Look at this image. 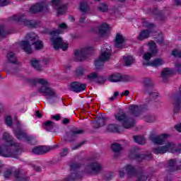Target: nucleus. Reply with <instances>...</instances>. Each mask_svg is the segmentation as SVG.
Returning <instances> with one entry per match:
<instances>
[{"mask_svg": "<svg viewBox=\"0 0 181 181\" xmlns=\"http://www.w3.org/2000/svg\"><path fill=\"white\" fill-rule=\"evenodd\" d=\"M146 93L149 94L150 97H152V98H156V97H159V93L153 90V88Z\"/></svg>", "mask_w": 181, "mask_h": 181, "instance_id": "obj_44", "label": "nucleus"}, {"mask_svg": "<svg viewBox=\"0 0 181 181\" xmlns=\"http://www.w3.org/2000/svg\"><path fill=\"white\" fill-rule=\"evenodd\" d=\"M175 129H176V131H177V132H181V123L175 125Z\"/></svg>", "mask_w": 181, "mask_h": 181, "instance_id": "obj_58", "label": "nucleus"}, {"mask_svg": "<svg viewBox=\"0 0 181 181\" xmlns=\"http://www.w3.org/2000/svg\"><path fill=\"white\" fill-rule=\"evenodd\" d=\"M67 153H69V148H64L60 153V155L61 156H67Z\"/></svg>", "mask_w": 181, "mask_h": 181, "instance_id": "obj_53", "label": "nucleus"}, {"mask_svg": "<svg viewBox=\"0 0 181 181\" xmlns=\"http://www.w3.org/2000/svg\"><path fill=\"white\" fill-rule=\"evenodd\" d=\"M168 166L169 168H171L172 170H175V169H176V160H170L168 161Z\"/></svg>", "mask_w": 181, "mask_h": 181, "instance_id": "obj_46", "label": "nucleus"}, {"mask_svg": "<svg viewBox=\"0 0 181 181\" xmlns=\"http://www.w3.org/2000/svg\"><path fill=\"white\" fill-rule=\"evenodd\" d=\"M149 45V52H146L144 55H143V59H144V62H143V66H145V63H151V58L153 57V56H155V54H156L158 53V49H156V43H155V42H151L150 43H148Z\"/></svg>", "mask_w": 181, "mask_h": 181, "instance_id": "obj_10", "label": "nucleus"}, {"mask_svg": "<svg viewBox=\"0 0 181 181\" xmlns=\"http://www.w3.org/2000/svg\"><path fill=\"white\" fill-rule=\"evenodd\" d=\"M84 141H82L81 143L78 144L76 146L72 147V151H76V149H78V148H81L83 145H84Z\"/></svg>", "mask_w": 181, "mask_h": 181, "instance_id": "obj_55", "label": "nucleus"}, {"mask_svg": "<svg viewBox=\"0 0 181 181\" xmlns=\"http://www.w3.org/2000/svg\"><path fill=\"white\" fill-rule=\"evenodd\" d=\"M121 95L122 96V95H129V90H124L122 94H121Z\"/></svg>", "mask_w": 181, "mask_h": 181, "instance_id": "obj_62", "label": "nucleus"}, {"mask_svg": "<svg viewBox=\"0 0 181 181\" xmlns=\"http://www.w3.org/2000/svg\"><path fill=\"white\" fill-rule=\"evenodd\" d=\"M129 158H131V159H136V160H138V162H141L142 159H146L147 160H151V159H152V155L151 154H149L148 156L141 155V153H139V149L136 148H133L132 150H130Z\"/></svg>", "mask_w": 181, "mask_h": 181, "instance_id": "obj_12", "label": "nucleus"}, {"mask_svg": "<svg viewBox=\"0 0 181 181\" xmlns=\"http://www.w3.org/2000/svg\"><path fill=\"white\" fill-rule=\"evenodd\" d=\"M98 78H101V77L95 72L90 73L87 76V79L89 81H95V80H98Z\"/></svg>", "mask_w": 181, "mask_h": 181, "instance_id": "obj_35", "label": "nucleus"}, {"mask_svg": "<svg viewBox=\"0 0 181 181\" xmlns=\"http://www.w3.org/2000/svg\"><path fill=\"white\" fill-rule=\"evenodd\" d=\"M103 169V166L98 162H93L90 163L88 165H87L86 168L84 170L85 173H99L101 172Z\"/></svg>", "mask_w": 181, "mask_h": 181, "instance_id": "obj_13", "label": "nucleus"}, {"mask_svg": "<svg viewBox=\"0 0 181 181\" xmlns=\"http://www.w3.org/2000/svg\"><path fill=\"white\" fill-rule=\"evenodd\" d=\"M25 15L21 14L15 15L12 17H10V21H13L14 22H22L25 26H28L29 28H37L39 26V22L33 20H26L24 18Z\"/></svg>", "mask_w": 181, "mask_h": 181, "instance_id": "obj_9", "label": "nucleus"}, {"mask_svg": "<svg viewBox=\"0 0 181 181\" xmlns=\"http://www.w3.org/2000/svg\"><path fill=\"white\" fill-rule=\"evenodd\" d=\"M22 137L18 136L19 141H26L28 144H32L35 140L33 136H28L26 134L21 133Z\"/></svg>", "mask_w": 181, "mask_h": 181, "instance_id": "obj_30", "label": "nucleus"}, {"mask_svg": "<svg viewBox=\"0 0 181 181\" xmlns=\"http://www.w3.org/2000/svg\"><path fill=\"white\" fill-rule=\"evenodd\" d=\"M98 9L100 12H107L108 11V6L104 3H101L98 6Z\"/></svg>", "mask_w": 181, "mask_h": 181, "instance_id": "obj_42", "label": "nucleus"}, {"mask_svg": "<svg viewBox=\"0 0 181 181\" xmlns=\"http://www.w3.org/2000/svg\"><path fill=\"white\" fill-rule=\"evenodd\" d=\"M147 179H148V178H147L145 175H141L139 177L137 181H145V180H146Z\"/></svg>", "mask_w": 181, "mask_h": 181, "instance_id": "obj_57", "label": "nucleus"}, {"mask_svg": "<svg viewBox=\"0 0 181 181\" xmlns=\"http://www.w3.org/2000/svg\"><path fill=\"white\" fill-rule=\"evenodd\" d=\"M144 121L146 122H155L156 121V117L152 115H146L144 117Z\"/></svg>", "mask_w": 181, "mask_h": 181, "instance_id": "obj_41", "label": "nucleus"}, {"mask_svg": "<svg viewBox=\"0 0 181 181\" xmlns=\"http://www.w3.org/2000/svg\"><path fill=\"white\" fill-rule=\"evenodd\" d=\"M156 41L157 42V43H159L160 45V43L163 42V38H162V35H160V39H157Z\"/></svg>", "mask_w": 181, "mask_h": 181, "instance_id": "obj_64", "label": "nucleus"}, {"mask_svg": "<svg viewBox=\"0 0 181 181\" xmlns=\"http://www.w3.org/2000/svg\"><path fill=\"white\" fill-rule=\"evenodd\" d=\"M14 176L18 181H29V177H27L26 179H25L21 177V173H19V171H16L14 173Z\"/></svg>", "mask_w": 181, "mask_h": 181, "instance_id": "obj_43", "label": "nucleus"}, {"mask_svg": "<svg viewBox=\"0 0 181 181\" xmlns=\"http://www.w3.org/2000/svg\"><path fill=\"white\" fill-rule=\"evenodd\" d=\"M119 129V126L118 124H109L107 126V131L110 132H118V130Z\"/></svg>", "mask_w": 181, "mask_h": 181, "instance_id": "obj_38", "label": "nucleus"}, {"mask_svg": "<svg viewBox=\"0 0 181 181\" xmlns=\"http://www.w3.org/2000/svg\"><path fill=\"white\" fill-rule=\"evenodd\" d=\"M175 67L177 71H181V64H176Z\"/></svg>", "mask_w": 181, "mask_h": 181, "instance_id": "obj_61", "label": "nucleus"}, {"mask_svg": "<svg viewBox=\"0 0 181 181\" xmlns=\"http://www.w3.org/2000/svg\"><path fill=\"white\" fill-rule=\"evenodd\" d=\"M43 127L46 131H48V132H53V129H54L56 124L52 121H47L43 124Z\"/></svg>", "mask_w": 181, "mask_h": 181, "instance_id": "obj_27", "label": "nucleus"}, {"mask_svg": "<svg viewBox=\"0 0 181 181\" xmlns=\"http://www.w3.org/2000/svg\"><path fill=\"white\" fill-rule=\"evenodd\" d=\"M76 76L80 77V76H83L84 74V68L80 66L76 70Z\"/></svg>", "mask_w": 181, "mask_h": 181, "instance_id": "obj_45", "label": "nucleus"}, {"mask_svg": "<svg viewBox=\"0 0 181 181\" xmlns=\"http://www.w3.org/2000/svg\"><path fill=\"white\" fill-rule=\"evenodd\" d=\"M25 39L26 40L21 42V46L25 53L30 54V53H32V46L29 42L33 45V42H37L39 40V36H37L35 33H30L27 34Z\"/></svg>", "mask_w": 181, "mask_h": 181, "instance_id": "obj_7", "label": "nucleus"}, {"mask_svg": "<svg viewBox=\"0 0 181 181\" xmlns=\"http://www.w3.org/2000/svg\"><path fill=\"white\" fill-rule=\"evenodd\" d=\"M94 50V47L90 45L81 48L80 49H76L74 51L75 59L77 62H84L88 57V54Z\"/></svg>", "mask_w": 181, "mask_h": 181, "instance_id": "obj_8", "label": "nucleus"}, {"mask_svg": "<svg viewBox=\"0 0 181 181\" xmlns=\"http://www.w3.org/2000/svg\"><path fill=\"white\" fill-rule=\"evenodd\" d=\"M105 121H107V118L100 116L98 117L96 122H94L95 128H101V127H104V125H105Z\"/></svg>", "mask_w": 181, "mask_h": 181, "instance_id": "obj_26", "label": "nucleus"}, {"mask_svg": "<svg viewBox=\"0 0 181 181\" xmlns=\"http://www.w3.org/2000/svg\"><path fill=\"white\" fill-rule=\"evenodd\" d=\"M52 5L56 8L58 16L63 15L67 10V6L62 4V0H52Z\"/></svg>", "mask_w": 181, "mask_h": 181, "instance_id": "obj_16", "label": "nucleus"}, {"mask_svg": "<svg viewBox=\"0 0 181 181\" xmlns=\"http://www.w3.org/2000/svg\"><path fill=\"white\" fill-rule=\"evenodd\" d=\"M30 82L34 86H39L37 88L38 93L43 94L46 99L49 101L50 104H53L54 100L57 98L56 91L52 88L49 87V81L43 78L30 79Z\"/></svg>", "mask_w": 181, "mask_h": 181, "instance_id": "obj_4", "label": "nucleus"}, {"mask_svg": "<svg viewBox=\"0 0 181 181\" xmlns=\"http://www.w3.org/2000/svg\"><path fill=\"white\" fill-rule=\"evenodd\" d=\"M165 62L162 59H156L151 62H144V66H151L152 67H159L164 64Z\"/></svg>", "mask_w": 181, "mask_h": 181, "instance_id": "obj_24", "label": "nucleus"}, {"mask_svg": "<svg viewBox=\"0 0 181 181\" xmlns=\"http://www.w3.org/2000/svg\"><path fill=\"white\" fill-rule=\"evenodd\" d=\"M114 117L115 120L126 129H129V128H132L135 125L134 118L127 115V113L122 109H119L118 112L115 113Z\"/></svg>", "mask_w": 181, "mask_h": 181, "instance_id": "obj_5", "label": "nucleus"}, {"mask_svg": "<svg viewBox=\"0 0 181 181\" xmlns=\"http://www.w3.org/2000/svg\"><path fill=\"white\" fill-rule=\"evenodd\" d=\"M143 26H145L146 28H153L154 25L153 23H148V21H144L143 23Z\"/></svg>", "mask_w": 181, "mask_h": 181, "instance_id": "obj_54", "label": "nucleus"}, {"mask_svg": "<svg viewBox=\"0 0 181 181\" xmlns=\"http://www.w3.org/2000/svg\"><path fill=\"white\" fill-rule=\"evenodd\" d=\"M7 60L8 63H11L12 64H16L18 62V59L16 58V55L13 52H8L6 55Z\"/></svg>", "mask_w": 181, "mask_h": 181, "instance_id": "obj_28", "label": "nucleus"}, {"mask_svg": "<svg viewBox=\"0 0 181 181\" xmlns=\"http://www.w3.org/2000/svg\"><path fill=\"white\" fill-rule=\"evenodd\" d=\"M80 23H88V22L86 21V16L82 15L80 20H79Z\"/></svg>", "mask_w": 181, "mask_h": 181, "instance_id": "obj_56", "label": "nucleus"}, {"mask_svg": "<svg viewBox=\"0 0 181 181\" xmlns=\"http://www.w3.org/2000/svg\"><path fill=\"white\" fill-rule=\"evenodd\" d=\"M3 139L8 145L0 146V156L16 158L22 153V146L8 132L3 134Z\"/></svg>", "mask_w": 181, "mask_h": 181, "instance_id": "obj_1", "label": "nucleus"}, {"mask_svg": "<svg viewBox=\"0 0 181 181\" xmlns=\"http://www.w3.org/2000/svg\"><path fill=\"white\" fill-rule=\"evenodd\" d=\"M48 7L49 6L46 2L37 3L30 7V12H31V13H37V12H41V11L47 10Z\"/></svg>", "mask_w": 181, "mask_h": 181, "instance_id": "obj_18", "label": "nucleus"}, {"mask_svg": "<svg viewBox=\"0 0 181 181\" xmlns=\"http://www.w3.org/2000/svg\"><path fill=\"white\" fill-rule=\"evenodd\" d=\"M31 66L37 70V71H42V65H40V62L36 59H33L31 61Z\"/></svg>", "mask_w": 181, "mask_h": 181, "instance_id": "obj_33", "label": "nucleus"}, {"mask_svg": "<svg viewBox=\"0 0 181 181\" xmlns=\"http://www.w3.org/2000/svg\"><path fill=\"white\" fill-rule=\"evenodd\" d=\"M50 151V147L46 146H35L33 148V153L35 155H45V153H47Z\"/></svg>", "mask_w": 181, "mask_h": 181, "instance_id": "obj_20", "label": "nucleus"}, {"mask_svg": "<svg viewBox=\"0 0 181 181\" xmlns=\"http://www.w3.org/2000/svg\"><path fill=\"white\" fill-rule=\"evenodd\" d=\"M119 95V93L118 92H115L114 95L109 98L110 101H115L117 100V97Z\"/></svg>", "mask_w": 181, "mask_h": 181, "instance_id": "obj_50", "label": "nucleus"}, {"mask_svg": "<svg viewBox=\"0 0 181 181\" xmlns=\"http://www.w3.org/2000/svg\"><path fill=\"white\" fill-rule=\"evenodd\" d=\"M100 36H105L108 32V24L103 23L99 27L98 30Z\"/></svg>", "mask_w": 181, "mask_h": 181, "instance_id": "obj_32", "label": "nucleus"}, {"mask_svg": "<svg viewBox=\"0 0 181 181\" xmlns=\"http://www.w3.org/2000/svg\"><path fill=\"white\" fill-rule=\"evenodd\" d=\"M172 55L175 56V57H180L181 59V52L177 49H175L172 52Z\"/></svg>", "mask_w": 181, "mask_h": 181, "instance_id": "obj_47", "label": "nucleus"}, {"mask_svg": "<svg viewBox=\"0 0 181 181\" xmlns=\"http://www.w3.org/2000/svg\"><path fill=\"white\" fill-rule=\"evenodd\" d=\"M69 122H70V119L69 118H64L62 121V124H64V125H67Z\"/></svg>", "mask_w": 181, "mask_h": 181, "instance_id": "obj_59", "label": "nucleus"}, {"mask_svg": "<svg viewBox=\"0 0 181 181\" xmlns=\"http://www.w3.org/2000/svg\"><path fill=\"white\" fill-rule=\"evenodd\" d=\"M14 134H15L16 138H18V139H19L18 136L22 137L21 134H26V133H25V132H23L22 130H16V131H14Z\"/></svg>", "mask_w": 181, "mask_h": 181, "instance_id": "obj_49", "label": "nucleus"}, {"mask_svg": "<svg viewBox=\"0 0 181 181\" xmlns=\"http://www.w3.org/2000/svg\"><path fill=\"white\" fill-rule=\"evenodd\" d=\"M9 5V0H0V6H6Z\"/></svg>", "mask_w": 181, "mask_h": 181, "instance_id": "obj_52", "label": "nucleus"}, {"mask_svg": "<svg viewBox=\"0 0 181 181\" xmlns=\"http://www.w3.org/2000/svg\"><path fill=\"white\" fill-rule=\"evenodd\" d=\"M122 149H123L122 146H121V144H119L115 143V144H112V150L115 153H118V152H121V151H122Z\"/></svg>", "mask_w": 181, "mask_h": 181, "instance_id": "obj_36", "label": "nucleus"}, {"mask_svg": "<svg viewBox=\"0 0 181 181\" xmlns=\"http://www.w3.org/2000/svg\"><path fill=\"white\" fill-rule=\"evenodd\" d=\"M87 88L86 83H81L80 82L74 81L70 83L69 90L74 93H81Z\"/></svg>", "mask_w": 181, "mask_h": 181, "instance_id": "obj_14", "label": "nucleus"}, {"mask_svg": "<svg viewBox=\"0 0 181 181\" xmlns=\"http://www.w3.org/2000/svg\"><path fill=\"white\" fill-rule=\"evenodd\" d=\"M151 35H152V31L149 30H144L139 33L137 39L138 40H144V39H148Z\"/></svg>", "mask_w": 181, "mask_h": 181, "instance_id": "obj_25", "label": "nucleus"}, {"mask_svg": "<svg viewBox=\"0 0 181 181\" xmlns=\"http://www.w3.org/2000/svg\"><path fill=\"white\" fill-rule=\"evenodd\" d=\"M125 171L127 173V175L131 177L132 176H135L136 175V169L135 167L132 166V165H127L125 168L120 170L119 171V175L120 177H124V175H125Z\"/></svg>", "mask_w": 181, "mask_h": 181, "instance_id": "obj_15", "label": "nucleus"}, {"mask_svg": "<svg viewBox=\"0 0 181 181\" xmlns=\"http://www.w3.org/2000/svg\"><path fill=\"white\" fill-rule=\"evenodd\" d=\"M58 28L59 29L55 30H51L49 28H46L43 33L52 36L51 38V42L55 50L62 49V50L66 51L67 50V47H69V44L64 42L63 40H62V37L56 36L57 35H60V33H63V30H69V26H67L66 23H62L58 25Z\"/></svg>", "mask_w": 181, "mask_h": 181, "instance_id": "obj_3", "label": "nucleus"}, {"mask_svg": "<svg viewBox=\"0 0 181 181\" xmlns=\"http://www.w3.org/2000/svg\"><path fill=\"white\" fill-rule=\"evenodd\" d=\"M134 141L139 144V145H145L146 141L141 136H134Z\"/></svg>", "mask_w": 181, "mask_h": 181, "instance_id": "obj_37", "label": "nucleus"}, {"mask_svg": "<svg viewBox=\"0 0 181 181\" xmlns=\"http://www.w3.org/2000/svg\"><path fill=\"white\" fill-rule=\"evenodd\" d=\"M112 50L111 45L105 44L100 50V55L99 59L95 61V66L96 69H100L102 66H104L105 62H108L111 59V54Z\"/></svg>", "mask_w": 181, "mask_h": 181, "instance_id": "obj_6", "label": "nucleus"}, {"mask_svg": "<svg viewBox=\"0 0 181 181\" xmlns=\"http://www.w3.org/2000/svg\"><path fill=\"white\" fill-rule=\"evenodd\" d=\"M125 42V37L121 33H117L115 40V46L122 49L124 47V42Z\"/></svg>", "mask_w": 181, "mask_h": 181, "instance_id": "obj_21", "label": "nucleus"}, {"mask_svg": "<svg viewBox=\"0 0 181 181\" xmlns=\"http://www.w3.org/2000/svg\"><path fill=\"white\" fill-rule=\"evenodd\" d=\"M173 71L170 68H165L161 73V77L163 80H166L169 76H172Z\"/></svg>", "mask_w": 181, "mask_h": 181, "instance_id": "obj_31", "label": "nucleus"}, {"mask_svg": "<svg viewBox=\"0 0 181 181\" xmlns=\"http://www.w3.org/2000/svg\"><path fill=\"white\" fill-rule=\"evenodd\" d=\"M71 173L68 180H77V179L81 178V174L80 173V169L83 168V166L80 165L78 163H72L70 165Z\"/></svg>", "mask_w": 181, "mask_h": 181, "instance_id": "obj_11", "label": "nucleus"}, {"mask_svg": "<svg viewBox=\"0 0 181 181\" xmlns=\"http://www.w3.org/2000/svg\"><path fill=\"white\" fill-rule=\"evenodd\" d=\"M174 112L177 114L180 112L181 108V98H175L173 102Z\"/></svg>", "mask_w": 181, "mask_h": 181, "instance_id": "obj_29", "label": "nucleus"}, {"mask_svg": "<svg viewBox=\"0 0 181 181\" xmlns=\"http://www.w3.org/2000/svg\"><path fill=\"white\" fill-rule=\"evenodd\" d=\"M81 134H84L83 129H72L68 135L70 142H73V141L76 139V137L77 136V135H81Z\"/></svg>", "mask_w": 181, "mask_h": 181, "instance_id": "obj_23", "label": "nucleus"}, {"mask_svg": "<svg viewBox=\"0 0 181 181\" xmlns=\"http://www.w3.org/2000/svg\"><path fill=\"white\" fill-rule=\"evenodd\" d=\"M35 116H36L37 118H42V114H40V112H39V110L36 111V112H35Z\"/></svg>", "mask_w": 181, "mask_h": 181, "instance_id": "obj_63", "label": "nucleus"}, {"mask_svg": "<svg viewBox=\"0 0 181 181\" xmlns=\"http://www.w3.org/2000/svg\"><path fill=\"white\" fill-rule=\"evenodd\" d=\"M6 124L8 125V127H11L12 126V118L11 116H7L6 117Z\"/></svg>", "mask_w": 181, "mask_h": 181, "instance_id": "obj_48", "label": "nucleus"}, {"mask_svg": "<svg viewBox=\"0 0 181 181\" xmlns=\"http://www.w3.org/2000/svg\"><path fill=\"white\" fill-rule=\"evenodd\" d=\"M124 61L125 65L127 66H129L132 64H134V63H135V58L131 55H129L124 57Z\"/></svg>", "mask_w": 181, "mask_h": 181, "instance_id": "obj_34", "label": "nucleus"}, {"mask_svg": "<svg viewBox=\"0 0 181 181\" xmlns=\"http://www.w3.org/2000/svg\"><path fill=\"white\" fill-rule=\"evenodd\" d=\"M131 76L127 75H121L116 74L110 76L109 78L110 81L112 83H118V81H131Z\"/></svg>", "mask_w": 181, "mask_h": 181, "instance_id": "obj_17", "label": "nucleus"}, {"mask_svg": "<svg viewBox=\"0 0 181 181\" xmlns=\"http://www.w3.org/2000/svg\"><path fill=\"white\" fill-rule=\"evenodd\" d=\"M79 8L81 12H87V11H88V4L86 3V1H82L80 4Z\"/></svg>", "mask_w": 181, "mask_h": 181, "instance_id": "obj_40", "label": "nucleus"}, {"mask_svg": "<svg viewBox=\"0 0 181 181\" xmlns=\"http://www.w3.org/2000/svg\"><path fill=\"white\" fill-rule=\"evenodd\" d=\"M169 135L168 134H160L158 136H151V139L153 144L156 145H163L165 146H158L153 148V152L158 154H163L166 153V152H171V153H176V152H180V150L176 148V145L173 142H170L168 141V137Z\"/></svg>", "mask_w": 181, "mask_h": 181, "instance_id": "obj_2", "label": "nucleus"}, {"mask_svg": "<svg viewBox=\"0 0 181 181\" xmlns=\"http://www.w3.org/2000/svg\"><path fill=\"white\" fill-rule=\"evenodd\" d=\"M129 110L130 111V114L133 115V117H139L141 115V112L144 111L145 108L142 105H132L129 107Z\"/></svg>", "mask_w": 181, "mask_h": 181, "instance_id": "obj_19", "label": "nucleus"}, {"mask_svg": "<svg viewBox=\"0 0 181 181\" xmlns=\"http://www.w3.org/2000/svg\"><path fill=\"white\" fill-rule=\"evenodd\" d=\"M11 175H12V170H7L4 173V177H6V179H8V177H11Z\"/></svg>", "mask_w": 181, "mask_h": 181, "instance_id": "obj_51", "label": "nucleus"}, {"mask_svg": "<svg viewBox=\"0 0 181 181\" xmlns=\"http://www.w3.org/2000/svg\"><path fill=\"white\" fill-rule=\"evenodd\" d=\"M52 118L54 119H55L56 121H60V119H61L60 115H55L52 116Z\"/></svg>", "mask_w": 181, "mask_h": 181, "instance_id": "obj_60", "label": "nucleus"}, {"mask_svg": "<svg viewBox=\"0 0 181 181\" xmlns=\"http://www.w3.org/2000/svg\"><path fill=\"white\" fill-rule=\"evenodd\" d=\"M33 45L35 46L36 50L43 49V42L40 40H38L37 42H33Z\"/></svg>", "mask_w": 181, "mask_h": 181, "instance_id": "obj_39", "label": "nucleus"}, {"mask_svg": "<svg viewBox=\"0 0 181 181\" xmlns=\"http://www.w3.org/2000/svg\"><path fill=\"white\" fill-rule=\"evenodd\" d=\"M143 84L144 87V92H148L149 90L153 88V81L151 78H144L143 80Z\"/></svg>", "mask_w": 181, "mask_h": 181, "instance_id": "obj_22", "label": "nucleus"}]
</instances>
